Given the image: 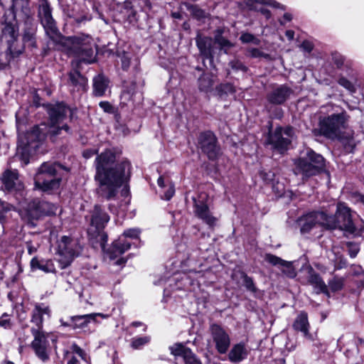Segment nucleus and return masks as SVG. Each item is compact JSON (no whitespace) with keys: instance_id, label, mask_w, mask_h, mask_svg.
<instances>
[{"instance_id":"obj_1","label":"nucleus","mask_w":364,"mask_h":364,"mask_svg":"<svg viewBox=\"0 0 364 364\" xmlns=\"http://www.w3.org/2000/svg\"><path fill=\"white\" fill-rule=\"evenodd\" d=\"M95 179L98 183L97 193L107 200L113 198L118 188L130 177L131 164L127 161L116 163V155L107 149L95 161Z\"/></svg>"},{"instance_id":"obj_2","label":"nucleus","mask_w":364,"mask_h":364,"mask_svg":"<svg viewBox=\"0 0 364 364\" xmlns=\"http://www.w3.org/2000/svg\"><path fill=\"white\" fill-rule=\"evenodd\" d=\"M38 17L46 35L53 41H60L64 50L69 54L76 56L80 61L91 63L94 60L92 38L91 36L80 34L71 37H62L58 32L52 11L47 0H42L38 7Z\"/></svg>"},{"instance_id":"obj_3","label":"nucleus","mask_w":364,"mask_h":364,"mask_svg":"<svg viewBox=\"0 0 364 364\" xmlns=\"http://www.w3.org/2000/svg\"><path fill=\"white\" fill-rule=\"evenodd\" d=\"M348 119L349 116L345 111L323 117L319 121L320 130L325 136L340 139L344 144V139L341 138V132L346 128Z\"/></svg>"},{"instance_id":"obj_4","label":"nucleus","mask_w":364,"mask_h":364,"mask_svg":"<svg viewBox=\"0 0 364 364\" xmlns=\"http://www.w3.org/2000/svg\"><path fill=\"white\" fill-rule=\"evenodd\" d=\"M326 219L328 229L338 228L351 234L356 232L350 210L343 203H338L336 215L334 216L326 215Z\"/></svg>"},{"instance_id":"obj_5","label":"nucleus","mask_w":364,"mask_h":364,"mask_svg":"<svg viewBox=\"0 0 364 364\" xmlns=\"http://www.w3.org/2000/svg\"><path fill=\"white\" fill-rule=\"evenodd\" d=\"M43 129V128L36 126L25 134L19 136L18 151L26 160V164L28 163V156L35 153L45 139L46 133Z\"/></svg>"},{"instance_id":"obj_6","label":"nucleus","mask_w":364,"mask_h":364,"mask_svg":"<svg viewBox=\"0 0 364 364\" xmlns=\"http://www.w3.org/2000/svg\"><path fill=\"white\" fill-rule=\"evenodd\" d=\"M58 168H60L59 164L43 163L36 176V186L43 191L58 188L60 183V178L55 176Z\"/></svg>"},{"instance_id":"obj_7","label":"nucleus","mask_w":364,"mask_h":364,"mask_svg":"<svg viewBox=\"0 0 364 364\" xmlns=\"http://www.w3.org/2000/svg\"><path fill=\"white\" fill-rule=\"evenodd\" d=\"M296 173L301 174L304 178L317 175L325 166L324 159L320 154L310 150L306 156L296 162Z\"/></svg>"},{"instance_id":"obj_8","label":"nucleus","mask_w":364,"mask_h":364,"mask_svg":"<svg viewBox=\"0 0 364 364\" xmlns=\"http://www.w3.org/2000/svg\"><path fill=\"white\" fill-rule=\"evenodd\" d=\"M48 112L50 119L48 133L51 137L58 135L63 129L68 132L69 127L68 125L60 126L68 113L70 112V109L68 107L63 103L49 105Z\"/></svg>"},{"instance_id":"obj_9","label":"nucleus","mask_w":364,"mask_h":364,"mask_svg":"<svg viewBox=\"0 0 364 364\" xmlns=\"http://www.w3.org/2000/svg\"><path fill=\"white\" fill-rule=\"evenodd\" d=\"M80 251V247L77 241L69 237L63 236L58 245V262L61 268L69 266Z\"/></svg>"},{"instance_id":"obj_10","label":"nucleus","mask_w":364,"mask_h":364,"mask_svg":"<svg viewBox=\"0 0 364 364\" xmlns=\"http://www.w3.org/2000/svg\"><path fill=\"white\" fill-rule=\"evenodd\" d=\"M109 220V216L103 211L100 206L95 205L92 213L90 228L88 230L89 234L100 237L102 244L107 241V235L102 231L106 224Z\"/></svg>"},{"instance_id":"obj_11","label":"nucleus","mask_w":364,"mask_h":364,"mask_svg":"<svg viewBox=\"0 0 364 364\" xmlns=\"http://www.w3.org/2000/svg\"><path fill=\"white\" fill-rule=\"evenodd\" d=\"M33 337V340L31 343V346L33 350L36 355L43 363L47 362L50 359L49 356V343L48 338L50 333L43 330H33L31 331Z\"/></svg>"},{"instance_id":"obj_12","label":"nucleus","mask_w":364,"mask_h":364,"mask_svg":"<svg viewBox=\"0 0 364 364\" xmlns=\"http://www.w3.org/2000/svg\"><path fill=\"white\" fill-rule=\"evenodd\" d=\"M293 136V129L291 127H277L270 133L268 137V143L272 146V149L283 153L288 149Z\"/></svg>"},{"instance_id":"obj_13","label":"nucleus","mask_w":364,"mask_h":364,"mask_svg":"<svg viewBox=\"0 0 364 364\" xmlns=\"http://www.w3.org/2000/svg\"><path fill=\"white\" fill-rule=\"evenodd\" d=\"M18 213L22 220L31 227H35L36 223L41 219L38 200L22 202Z\"/></svg>"},{"instance_id":"obj_14","label":"nucleus","mask_w":364,"mask_h":364,"mask_svg":"<svg viewBox=\"0 0 364 364\" xmlns=\"http://www.w3.org/2000/svg\"><path fill=\"white\" fill-rule=\"evenodd\" d=\"M326 214L323 212L310 213L300 219L301 232L308 233L313 228L320 225L326 228Z\"/></svg>"},{"instance_id":"obj_15","label":"nucleus","mask_w":364,"mask_h":364,"mask_svg":"<svg viewBox=\"0 0 364 364\" xmlns=\"http://www.w3.org/2000/svg\"><path fill=\"white\" fill-rule=\"evenodd\" d=\"M199 144L203 151L210 159H215L220 154V148L217 144V139L211 132L202 133L199 137Z\"/></svg>"},{"instance_id":"obj_16","label":"nucleus","mask_w":364,"mask_h":364,"mask_svg":"<svg viewBox=\"0 0 364 364\" xmlns=\"http://www.w3.org/2000/svg\"><path fill=\"white\" fill-rule=\"evenodd\" d=\"M50 316V310L48 306L44 304H36L31 311V331L34 330H43V321Z\"/></svg>"},{"instance_id":"obj_17","label":"nucleus","mask_w":364,"mask_h":364,"mask_svg":"<svg viewBox=\"0 0 364 364\" xmlns=\"http://www.w3.org/2000/svg\"><path fill=\"white\" fill-rule=\"evenodd\" d=\"M210 329L217 350L220 353H226L230 344L229 335L221 326L217 324L212 325Z\"/></svg>"},{"instance_id":"obj_18","label":"nucleus","mask_w":364,"mask_h":364,"mask_svg":"<svg viewBox=\"0 0 364 364\" xmlns=\"http://www.w3.org/2000/svg\"><path fill=\"white\" fill-rule=\"evenodd\" d=\"M1 181L3 188L9 191H20L23 188V184L16 170H6L1 177Z\"/></svg>"},{"instance_id":"obj_19","label":"nucleus","mask_w":364,"mask_h":364,"mask_svg":"<svg viewBox=\"0 0 364 364\" xmlns=\"http://www.w3.org/2000/svg\"><path fill=\"white\" fill-rule=\"evenodd\" d=\"M193 200L195 215L206 224L213 225L216 222V218L212 215L208 205L203 200H197L195 198H193Z\"/></svg>"},{"instance_id":"obj_20","label":"nucleus","mask_w":364,"mask_h":364,"mask_svg":"<svg viewBox=\"0 0 364 364\" xmlns=\"http://www.w3.org/2000/svg\"><path fill=\"white\" fill-rule=\"evenodd\" d=\"M293 329L296 332H301L304 337L308 340L313 341V336L310 333V323L308 314L305 311H301L295 318L293 324Z\"/></svg>"},{"instance_id":"obj_21","label":"nucleus","mask_w":364,"mask_h":364,"mask_svg":"<svg viewBox=\"0 0 364 364\" xmlns=\"http://www.w3.org/2000/svg\"><path fill=\"white\" fill-rule=\"evenodd\" d=\"M196 42L200 53L203 57L209 59L212 62L214 55L213 39L209 37H203L198 35Z\"/></svg>"},{"instance_id":"obj_22","label":"nucleus","mask_w":364,"mask_h":364,"mask_svg":"<svg viewBox=\"0 0 364 364\" xmlns=\"http://www.w3.org/2000/svg\"><path fill=\"white\" fill-rule=\"evenodd\" d=\"M170 350L173 355L183 357L186 364H201L192 351L181 343L174 344Z\"/></svg>"},{"instance_id":"obj_23","label":"nucleus","mask_w":364,"mask_h":364,"mask_svg":"<svg viewBox=\"0 0 364 364\" xmlns=\"http://www.w3.org/2000/svg\"><path fill=\"white\" fill-rule=\"evenodd\" d=\"M293 93L291 88L286 85H281L274 89L269 95V102L275 105L284 103Z\"/></svg>"},{"instance_id":"obj_24","label":"nucleus","mask_w":364,"mask_h":364,"mask_svg":"<svg viewBox=\"0 0 364 364\" xmlns=\"http://www.w3.org/2000/svg\"><path fill=\"white\" fill-rule=\"evenodd\" d=\"M100 316L102 318H107L109 315L101 313H94L81 316H74L70 317L72 327L73 328H81L85 327L91 321H96V318Z\"/></svg>"},{"instance_id":"obj_25","label":"nucleus","mask_w":364,"mask_h":364,"mask_svg":"<svg viewBox=\"0 0 364 364\" xmlns=\"http://www.w3.org/2000/svg\"><path fill=\"white\" fill-rule=\"evenodd\" d=\"M31 267L33 270L40 269L46 273L55 272V267L50 259H38L37 257H33L31 260Z\"/></svg>"},{"instance_id":"obj_26","label":"nucleus","mask_w":364,"mask_h":364,"mask_svg":"<svg viewBox=\"0 0 364 364\" xmlns=\"http://www.w3.org/2000/svg\"><path fill=\"white\" fill-rule=\"evenodd\" d=\"M308 282L314 287L317 294L323 293L329 296L328 287L321 277L312 270L310 272Z\"/></svg>"},{"instance_id":"obj_27","label":"nucleus","mask_w":364,"mask_h":364,"mask_svg":"<svg viewBox=\"0 0 364 364\" xmlns=\"http://www.w3.org/2000/svg\"><path fill=\"white\" fill-rule=\"evenodd\" d=\"M247 355V350L244 343L235 345L228 354V358L234 363H239L244 360Z\"/></svg>"},{"instance_id":"obj_28","label":"nucleus","mask_w":364,"mask_h":364,"mask_svg":"<svg viewBox=\"0 0 364 364\" xmlns=\"http://www.w3.org/2000/svg\"><path fill=\"white\" fill-rule=\"evenodd\" d=\"M109 85L108 80L102 75H98L93 80V92L96 96L105 95Z\"/></svg>"},{"instance_id":"obj_29","label":"nucleus","mask_w":364,"mask_h":364,"mask_svg":"<svg viewBox=\"0 0 364 364\" xmlns=\"http://www.w3.org/2000/svg\"><path fill=\"white\" fill-rule=\"evenodd\" d=\"M131 247L129 242L122 240L119 239L113 242L112 248H111V259H114L118 255H121L127 251Z\"/></svg>"},{"instance_id":"obj_30","label":"nucleus","mask_w":364,"mask_h":364,"mask_svg":"<svg viewBox=\"0 0 364 364\" xmlns=\"http://www.w3.org/2000/svg\"><path fill=\"white\" fill-rule=\"evenodd\" d=\"M38 206L41 218L43 216L55 215L58 210V207L55 205L46 201H41L38 200Z\"/></svg>"},{"instance_id":"obj_31","label":"nucleus","mask_w":364,"mask_h":364,"mask_svg":"<svg viewBox=\"0 0 364 364\" xmlns=\"http://www.w3.org/2000/svg\"><path fill=\"white\" fill-rule=\"evenodd\" d=\"M13 208L11 205L0 199V225L1 227L9 218Z\"/></svg>"},{"instance_id":"obj_32","label":"nucleus","mask_w":364,"mask_h":364,"mask_svg":"<svg viewBox=\"0 0 364 364\" xmlns=\"http://www.w3.org/2000/svg\"><path fill=\"white\" fill-rule=\"evenodd\" d=\"M223 31L218 29L216 31L214 40L215 42L220 46L221 50H224L226 53L228 50L233 46V44L230 43L228 39L222 36Z\"/></svg>"},{"instance_id":"obj_33","label":"nucleus","mask_w":364,"mask_h":364,"mask_svg":"<svg viewBox=\"0 0 364 364\" xmlns=\"http://www.w3.org/2000/svg\"><path fill=\"white\" fill-rule=\"evenodd\" d=\"M213 85V76L210 74H203L198 79V87L200 91L208 92Z\"/></svg>"},{"instance_id":"obj_34","label":"nucleus","mask_w":364,"mask_h":364,"mask_svg":"<svg viewBox=\"0 0 364 364\" xmlns=\"http://www.w3.org/2000/svg\"><path fill=\"white\" fill-rule=\"evenodd\" d=\"M245 4L250 9H256L257 4H267L273 7H280L279 4L274 0H245Z\"/></svg>"},{"instance_id":"obj_35","label":"nucleus","mask_w":364,"mask_h":364,"mask_svg":"<svg viewBox=\"0 0 364 364\" xmlns=\"http://www.w3.org/2000/svg\"><path fill=\"white\" fill-rule=\"evenodd\" d=\"M2 34L4 36L9 38V42L14 41L17 36L15 28L11 23L4 24V27L2 28Z\"/></svg>"},{"instance_id":"obj_36","label":"nucleus","mask_w":364,"mask_h":364,"mask_svg":"<svg viewBox=\"0 0 364 364\" xmlns=\"http://www.w3.org/2000/svg\"><path fill=\"white\" fill-rule=\"evenodd\" d=\"M23 41L24 43H26L28 46L35 47V30L33 28H29L25 31L23 36Z\"/></svg>"},{"instance_id":"obj_37","label":"nucleus","mask_w":364,"mask_h":364,"mask_svg":"<svg viewBox=\"0 0 364 364\" xmlns=\"http://www.w3.org/2000/svg\"><path fill=\"white\" fill-rule=\"evenodd\" d=\"M344 279L339 277H333L328 282V287L332 291H338L343 289Z\"/></svg>"},{"instance_id":"obj_38","label":"nucleus","mask_w":364,"mask_h":364,"mask_svg":"<svg viewBox=\"0 0 364 364\" xmlns=\"http://www.w3.org/2000/svg\"><path fill=\"white\" fill-rule=\"evenodd\" d=\"M264 259L274 266L279 265L283 267L284 264H287L285 260L272 254H266Z\"/></svg>"},{"instance_id":"obj_39","label":"nucleus","mask_w":364,"mask_h":364,"mask_svg":"<svg viewBox=\"0 0 364 364\" xmlns=\"http://www.w3.org/2000/svg\"><path fill=\"white\" fill-rule=\"evenodd\" d=\"M150 341L149 336L133 338L131 346L134 349H138Z\"/></svg>"},{"instance_id":"obj_40","label":"nucleus","mask_w":364,"mask_h":364,"mask_svg":"<svg viewBox=\"0 0 364 364\" xmlns=\"http://www.w3.org/2000/svg\"><path fill=\"white\" fill-rule=\"evenodd\" d=\"M191 13L198 19L204 18L206 16L205 12L198 6L192 5L188 7Z\"/></svg>"},{"instance_id":"obj_41","label":"nucleus","mask_w":364,"mask_h":364,"mask_svg":"<svg viewBox=\"0 0 364 364\" xmlns=\"http://www.w3.org/2000/svg\"><path fill=\"white\" fill-rule=\"evenodd\" d=\"M286 263L287 264H284L283 265V273L290 278L295 277L296 275V272L294 268L293 267L291 262L286 261Z\"/></svg>"},{"instance_id":"obj_42","label":"nucleus","mask_w":364,"mask_h":364,"mask_svg":"<svg viewBox=\"0 0 364 364\" xmlns=\"http://www.w3.org/2000/svg\"><path fill=\"white\" fill-rule=\"evenodd\" d=\"M70 80L73 85L82 84L84 81L82 76L78 72L71 73Z\"/></svg>"},{"instance_id":"obj_43","label":"nucleus","mask_w":364,"mask_h":364,"mask_svg":"<svg viewBox=\"0 0 364 364\" xmlns=\"http://www.w3.org/2000/svg\"><path fill=\"white\" fill-rule=\"evenodd\" d=\"M0 326L4 328H9L11 326V318L9 314H4L0 317Z\"/></svg>"},{"instance_id":"obj_44","label":"nucleus","mask_w":364,"mask_h":364,"mask_svg":"<svg viewBox=\"0 0 364 364\" xmlns=\"http://www.w3.org/2000/svg\"><path fill=\"white\" fill-rule=\"evenodd\" d=\"M242 277H243V282H244V284H245V286L246 287V288L250 291H255L256 288L255 287L252 279L244 273H242Z\"/></svg>"},{"instance_id":"obj_45","label":"nucleus","mask_w":364,"mask_h":364,"mask_svg":"<svg viewBox=\"0 0 364 364\" xmlns=\"http://www.w3.org/2000/svg\"><path fill=\"white\" fill-rule=\"evenodd\" d=\"M11 55L8 52L2 53L0 54V68L6 66L10 60Z\"/></svg>"},{"instance_id":"obj_46","label":"nucleus","mask_w":364,"mask_h":364,"mask_svg":"<svg viewBox=\"0 0 364 364\" xmlns=\"http://www.w3.org/2000/svg\"><path fill=\"white\" fill-rule=\"evenodd\" d=\"M338 83L351 92H355V87L347 79L342 77L338 80Z\"/></svg>"},{"instance_id":"obj_47","label":"nucleus","mask_w":364,"mask_h":364,"mask_svg":"<svg viewBox=\"0 0 364 364\" xmlns=\"http://www.w3.org/2000/svg\"><path fill=\"white\" fill-rule=\"evenodd\" d=\"M140 231L138 229H129L124 232L123 235L130 238H137Z\"/></svg>"},{"instance_id":"obj_48","label":"nucleus","mask_w":364,"mask_h":364,"mask_svg":"<svg viewBox=\"0 0 364 364\" xmlns=\"http://www.w3.org/2000/svg\"><path fill=\"white\" fill-rule=\"evenodd\" d=\"M347 246L348 247L350 257H355L359 251L358 246L356 244H353L352 242L347 243Z\"/></svg>"},{"instance_id":"obj_49","label":"nucleus","mask_w":364,"mask_h":364,"mask_svg":"<svg viewBox=\"0 0 364 364\" xmlns=\"http://www.w3.org/2000/svg\"><path fill=\"white\" fill-rule=\"evenodd\" d=\"M174 193H175V190H174L173 186L171 184H169L168 189L165 191L164 196H162V198L168 200L173 197V196L174 195Z\"/></svg>"},{"instance_id":"obj_50","label":"nucleus","mask_w":364,"mask_h":364,"mask_svg":"<svg viewBox=\"0 0 364 364\" xmlns=\"http://www.w3.org/2000/svg\"><path fill=\"white\" fill-rule=\"evenodd\" d=\"M240 39L242 43H250L256 40L253 35L248 33H242Z\"/></svg>"},{"instance_id":"obj_51","label":"nucleus","mask_w":364,"mask_h":364,"mask_svg":"<svg viewBox=\"0 0 364 364\" xmlns=\"http://www.w3.org/2000/svg\"><path fill=\"white\" fill-rule=\"evenodd\" d=\"M250 55L252 57L258 58V57H264L267 58L269 55L267 54L263 53L257 48H252L250 50Z\"/></svg>"},{"instance_id":"obj_52","label":"nucleus","mask_w":364,"mask_h":364,"mask_svg":"<svg viewBox=\"0 0 364 364\" xmlns=\"http://www.w3.org/2000/svg\"><path fill=\"white\" fill-rule=\"evenodd\" d=\"M259 175H260L261 178L265 181L269 182V181H271L273 180L274 173H272L271 171H269V172L261 171L259 173Z\"/></svg>"},{"instance_id":"obj_53","label":"nucleus","mask_w":364,"mask_h":364,"mask_svg":"<svg viewBox=\"0 0 364 364\" xmlns=\"http://www.w3.org/2000/svg\"><path fill=\"white\" fill-rule=\"evenodd\" d=\"M230 65L232 67V68L235 70H242L243 71H246L247 70L245 66L239 61H232L230 63Z\"/></svg>"},{"instance_id":"obj_54","label":"nucleus","mask_w":364,"mask_h":364,"mask_svg":"<svg viewBox=\"0 0 364 364\" xmlns=\"http://www.w3.org/2000/svg\"><path fill=\"white\" fill-rule=\"evenodd\" d=\"M301 48L306 52L310 53L313 49V45L309 41H304L301 45Z\"/></svg>"},{"instance_id":"obj_55","label":"nucleus","mask_w":364,"mask_h":364,"mask_svg":"<svg viewBox=\"0 0 364 364\" xmlns=\"http://www.w3.org/2000/svg\"><path fill=\"white\" fill-rule=\"evenodd\" d=\"M97 151L96 149H86L83 151L82 155L85 159H90L95 154H97Z\"/></svg>"},{"instance_id":"obj_56","label":"nucleus","mask_w":364,"mask_h":364,"mask_svg":"<svg viewBox=\"0 0 364 364\" xmlns=\"http://www.w3.org/2000/svg\"><path fill=\"white\" fill-rule=\"evenodd\" d=\"M67 364H80L78 359L74 355H67Z\"/></svg>"},{"instance_id":"obj_57","label":"nucleus","mask_w":364,"mask_h":364,"mask_svg":"<svg viewBox=\"0 0 364 364\" xmlns=\"http://www.w3.org/2000/svg\"><path fill=\"white\" fill-rule=\"evenodd\" d=\"M100 106L107 112H110L112 109V105L107 102H101Z\"/></svg>"},{"instance_id":"obj_58","label":"nucleus","mask_w":364,"mask_h":364,"mask_svg":"<svg viewBox=\"0 0 364 364\" xmlns=\"http://www.w3.org/2000/svg\"><path fill=\"white\" fill-rule=\"evenodd\" d=\"M122 64L123 69L126 70L129 67L130 60L129 58L125 55L122 58Z\"/></svg>"},{"instance_id":"obj_59","label":"nucleus","mask_w":364,"mask_h":364,"mask_svg":"<svg viewBox=\"0 0 364 364\" xmlns=\"http://www.w3.org/2000/svg\"><path fill=\"white\" fill-rule=\"evenodd\" d=\"M26 247L29 255L33 254L37 250V248L35 247L31 242H26Z\"/></svg>"},{"instance_id":"obj_60","label":"nucleus","mask_w":364,"mask_h":364,"mask_svg":"<svg viewBox=\"0 0 364 364\" xmlns=\"http://www.w3.org/2000/svg\"><path fill=\"white\" fill-rule=\"evenodd\" d=\"M72 353L76 355H79L83 350L76 344H73L71 346Z\"/></svg>"},{"instance_id":"obj_61","label":"nucleus","mask_w":364,"mask_h":364,"mask_svg":"<svg viewBox=\"0 0 364 364\" xmlns=\"http://www.w3.org/2000/svg\"><path fill=\"white\" fill-rule=\"evenodd\" d=\"M78 356L85 362H90V357L87 355V354L85 352L84 350L78 355Z\"/></svg>"},{"instance_id":"obj_62","label":"nucleus","mask_w":364,"mask_h":364,"mask_svg":"<svg viewBox=\"0 0 364 364\" xmlns=\"http://www.w3.org/2000/svg\"><path fill=\"white\" fill-rule=\"evenodd\" d=\"M285 35L289 40L291 41L294 39V32L291 30H288L286 31Z\"/></svg>"},{"instance_id":"obj_63","label":"nucleus","mask_w":364,"mask_h":364,"mask_svg":"<svg viewBox=\"0 0 364 364\" xmlns=\"http://www.w3.org/2000/svg\"><path fill=\"white\" fill-rule=\"evenodd\" d=\"M346 141H347L348 145L349 146V149H352L355 146L354 141H353V138L349 137V138L346 139Z\"/></svg>"},{"instance_id":"obj_64","label":"nucleus","mask_w":364,"mask_h":364,"mask_svg":"<svg viewBox=\"0 0 364 364\" xmlns=\"http://www.w3.org/2000/svg\"><path fill=\"white\" fill-rule=\"evenodd\" d=\"M157 183L159 185V187L161 188H164L165 187V185H164V178L163 176H160L158 180H157Z\"/></svg>"}]
</instances>
